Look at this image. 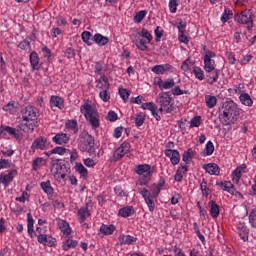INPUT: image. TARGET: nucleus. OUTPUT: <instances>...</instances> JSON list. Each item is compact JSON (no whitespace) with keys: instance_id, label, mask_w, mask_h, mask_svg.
Listing matches in <instances>:
<instances>
[{"instance_id":"cd10ccee","label":"nucleus","mask_w":256,"mask_h":256,"mask_svg":"<svg viewBox=\"0 0 256 256\" xmlns=\"http://www.w3.org/2000/svg\"><path fill=\"white\" fill-rule=\"evenodd\" d=\"M58 227L63 231L64 235H71V228H69V223H67V221L59 220Z\"/></svg>"},{"instance_id":"20e7f679","label":"nucleus","mask_w":256,"mask_h":256,"mask_svg":"<svg viewBox=\"0 0 256 256\" xmlns=\"http://www.w3.org/2000/svg\"><path fill=\"white\" fill-rule=\"evenodd\" d=\"M157 103L160 106V113H171L175 107L173 106V98L170 92H161L158 95Z\"/></svg>"},{"instance_id":"39448f33","label":"nucleus","mask_w":256,"mask_h":256,"mask_svg":"<svg viewBox=\"0 0 256 256\" xmlns=\"http://www.w3.org/2000/svg\"><path fill=\"white\" fill-rule=\"evenodd\" d=\"M135 173L141 175V178L137 181V185H140L141 187L147 185L149 181H151V177H153V171H151V165L149 164L136 165Z\"/></svg>"},{"instance_id":"7ed1b4c3","label":"nucleus","mask_w":256,"mask_h":256,"mask_svg":"<svg viewBox=\"0 0 256 256\" xmlns=\"http://www.w3.org/2000/svg\"><path fill=\"white\" fill-rule=\"evenodd\" d=\"M78 147L82 153L95 155V138L87 131L81 132L78 138Z\"/></svg>"},{"instance_id":"72a5a7b5","label":"nucleus","mask_w":256,"mask_h":256,"mask_svg":"<svg viewBox=\"0 0 256 256\" xmlns=\"http://www.w3.org/2000/svg\"><path fill=\"white\" fill-rule=\"evenodd\" d=\"M207 77L209 79H212L210 84L213 85V83H217V79H219V69L214 68V70L207 72Z\"/></svg>"},{"instance_id":"79ce46f5","label":"nucleus","mask_w":256,"mask_h":256,"mask_svg":"<svg viewBox=\"0 0 256 256\" xmlns=\"http://www.w3.org/2000/svg\"><path fill=\"white\" fill-rule=\"evenodd\" d=\"M191 159H193V149L189 148L183 153L182 161H184V163H189Z\"/></svg>"},{"instance_id":"a211bd4d","label":"nucleus","mask_w":256,"mask_h":256,"mask_svg":"<svg viewBox=\"0 0 256 256\" xmlns=\"http://www.w3.org/2000/svg\"><path fill=\"white\" fill-rule=\"evenodd\" d=\"M93 41L96 45H99V47H105V45L109 43V38L97 33L94 35Z\"/></svg>"},{"instance_id":"4c0bfd02","label":"nucleus","mask_w":256,"mask_h":256,"mask_svg":"<svg viewBox=\"0 0 256 256\" xmlns=\"http://www.w3.org/2000/svg\"><path fill=\"white\" fill-rule=\"evenodd\" d=\"M76 171L80 173L81 177H84V179H87L89 172L87 171V168H85V166H83L81 163H76Z\"/></svg>"},{"instance_id":"5fc2aeb1","label":"nucleus","mask_w":256,"mask_h":256,"mask_svg":"<svg viewBox=\"0 0 256 256\" xmlns=\"http://www.w3.org/2000/svg\"><path fill=\"white\" fill-rule=\"evenodd\" d=\"M43 163H45V160L43 158H36L33 161V169H34V171H37L41 167V165H43Z\"/></svg>"},{"instance_id":"052dcab7","label":"nucleus","mask_w":256,"mask_h":256,"mask_svg":"<svg viewBox=\"0 0 256 256\" xmlns=\"http://www.w3.org/2000/svg\"><path fill=\"white\" fill-rule=\"evenodd\" d=\"M199 125H201V116H195L192 120H191V124L190 127H199Z\"/></svg>"},{"instance_id":"f03ea898","label":"nucleus","mask_w":256,"mask_h":256,"mask_svg":"<svg viewBox=\"0 0 256 256\" xmlns=\"http://www.w3.org/2000/svg\"><path fill=\"white\" fill-rule=\"evenodd\" d=\"M80 112L84 115L86 121L90 123L92 129L99 128L101 122L99 118V112L95 106L86 102L80 107Z\"/></svg>"},{"instance_id":"f8f14e48","label":"nucleus","mask_w":256,"mask_h":256,"mask_svg":"<svg viewBox=\"0 0 256 256\" xmlns=\"http://www.w3.org/2000/svg\"><path fill=\"white\" fill-rule=\"evenodd\" d=\"M238 234L242 241H249V228L245 226V223L240 222L237 224Z\"/></svg>"},{"instance_id":"338daca9","label":"nucleus","mask_w":256,"mask_h":256,"mask_svg":"<svg viewBox=\"0 0 256 256\" xmlns=\"http://www.w3.org/2000/svg\"><path fill=\"white\" fill-rule=\"evenodd\" d=\"M57 242V240L55 238H53L52 236L47 235L46 236V244L48 247H53V245H55V243Z\"/></svg>"},{"instance_id":"680f3d73","label":"nucleus","mask_w":256,"mask_h":256,"mask_svg":"<svg viewBox=\"0 0 256 256\" xmlns=\"http://www.w3.org/2000/svg\"><path fill=\"white\" fill-rule=\"evenodd\" d=\"M11 168V162L7 159H0V169H9Z\"/></svg>"},{"instance_id":"58836bf2","label":"nucleus","mask_w":256,"mask_h":256,"mask_svg":"<svg viewBox=\"0 0 256 256\" xmlns=\"http://www.w3.org/2000/svg\"><path fill=\"white\" fill-rule=\"evenodd\" d=\"M215 151V146L213 145V142L208 141L205 147V150L203 152L204 156H209V155H213Z\"/></svg>"},{"instance_id":"dca6fc26","label":"nucleus","mask_w":256,"mask_h":256,"mask_svg":"<svg viewBox=\"0 0 256 256\" xmlns=\"http://www.w3.org/2000/svg\"><path fill=\"white\" fill-rule=\"evenodd\" d=\"M41 189L46 193V195H50V199H55V195H53V186H51V181L47 180L46 182L40 183Z\"/></svg>"},{"instance_id":"e2e57ef3","label":"nucleus","mask_w":256,"mask_h":256,"mask_svg":"<svg viewBox=\"0 0 256 256\" xmlns=\"http://www.w3.org/2000/svg\"><path fill=\"white\" fill-rule=\"evenodd\" d=\"M185 33H187V32L181 31L178 34V39L181 43H187L189 41V38L187 37V35H185Z\"/></svg>"},{"instance_id":"c85d7f7f","label":"nucleus","mask_w":256,"mask_h":256,"mask_svg":"<svg viewBox=\"0 0 256 256\" xmlns=\"http://www.w3.org/2000/svg\"><path fill=\"white\" fill-rule=\"evenodd\" d=\"M115 231V226L113 224L105 225L103 224L100 227V233L103 235H113V232Z\"/></svg>"},{"instance_id":"6e6d98bb","label":"nucleus","mask_w":256,"mask_h":256,"mask_svg":"<svg viewBox=\"0 0 256 256\" xmlns=\"http://www.w3.org/2000/svg\"><path fill=\"white\" fill-rule=\"evenodd\" d=\"M107 121H111L112 123L117 121L119 117L117 116V113L115 111H109L106 116Z\"/></svg>"},{"instance_id":"4be33fe9","label":"nucleus","mask_w":256,"mask_h":256,"mask_svg":"<svg viewBox=\"0 0 256 256\" xmlns=\"http://www.w3.org/2000/svg\"><path fill=\"white\" fill-rule=\"evenodd\" d=\"M88 205L89 204H86V207L80 208L78 210V216L80 217V223H83V221H85V219H87V217L91 216V212H89Z\"/></svg>"},{"instance_id":"412c9836","label":"nucleus","mask_w":256,"mask_h":256,"mask_svg":"<svg viewBox=\"0 0 256 256\" xmlns=\"http://www.w3.org/2000/svg\"><path fill=\"white\" fill-rule=\"evenodd\" d=\"M135 213V208L133 206H126L119 210L118 215L120 217H131Z\"/></svg>"},{"instance_id":"b1692460","label":"nucleus","mask_w":256,"mask_h":256,"mask_svg":"<svg viewBox=\"0 0 256 256\" xmlns=\"http://www.w3.org/2000/svg\"><path fill=\"white\" fill-rule=\"evenodd\" d=\"M63 100L59 96H52L50 99L51 107H58V109H63L64 104Z\"/></svg>"},{"instance_id":"a878e982","label":"nucleus","mask_w":256,"mask_h":256,"mask_svg":"<svg viewBox=\"0 0 256 256\" xmlns=\"http://www.w3.org/2000/svg\"><path fill=\"white\" fill-rule=\"evenodd\" d=\"M120 243L122 245H133L135 241H137V238L131 236V235H122L119 237Z\"/></svg>"},{"instance_id":"5701e85b","label":"nucleus","mask_w":256,"mask_h":256,"mask_svg":"<svg viewBox=\"0 0 256 256\" xmlns=\"http://www.w3.org/2000/svg\"><path fill=\"white\" fill-rule=\"evenodd\" d=\"M187 171H188L187 166H182V167L178 168V170L176 171V174L174 176V181L181 183V181H183V176L185 175V173Z\"/></svg>"},{"instance_id":"13d9d810","label":"nucleus","mask_w":256,"mask_h":256,"mask_svg":"<svg viewBox=\"0 0 256 256\" xmlns=\"http://www.w3.org/2000/svg\"><path fill=\"white\" fill-rule=\"evenodd\" d=\"M145 123V116L138 114L135 118L136 127H141Z\"/></svg>"},{"instance_id":"09e8293b","label":"nucleus","mask_w":256,"mask_h":256,"mask_svg":"<svg viewBox=\"0 0 256 256\" xmlns=\"http://www.w3.org/2000/svg\"><path fill=\"white\" fill-rule=\"evenodd\" d=\"M193 73H194L196 79H199V81H203L205 79V74H203V70H201V68L194 67Z\"/></svg>"},{"instance_id":"f704fd0d","label":"nucleus","mask_w":256,"mask_h":256,"mask_svg":"<svg viewBox=\"0 0 256 256\" xmlns=\"http://www.w3.org/2000/svg\"><path fill=\"white\" fill-rule=\"evenodd\" d=\"M27 226H28V234L30 235V237H33V223H35V221L33 220V216L31 215V213L27 214Z\"/></svg>"},{"instance_id":"864d4df0","label":"nucleus","mask_w":256,"mask_h":256,"mask_svg":"<svg viewBox=\"0 0 256 256\" xmlns=\"http://www.w3.org/2000/svg\"><path fill=\"white\" fill-rule=\"evenodd\" d=\"M119 95L121 97V99H123V101H127L129 99V90L125 89V88H120L119 89Z\"/></svg>"},{"instance_id":"7c9ffc66","label":"nucleus","mask_w":256,"mask_h":256,"mask_svg":"<svg viewBox=\"0 0 256 256\" xmlns=\"http://www.w3.org/2000/svg\"><path fill=\"white\" fill-rule=\"evenodd\" d=\"M125 155H127V152L122 150L120 147H118L114 153H113V159L112 161L114 163H117V161H119V159H123V157H125Z\"/></svg>"},{"instance_id":"ddd939ff","label":"nucleus","mask_w":256,"mask_h":256,"mask_svg":"<svg viewBox=\"0 0 256 256\" xmlns=\"http://www.w3.org/2000/svg\"><path fill=\"white\" fill-rule=\"evenodd\" d=\"M203 169L206 171V173H209V175H219L221 171L219 166L215 163L204 164Z\"/></svg>"},{"instance_id":"8fccbe9b","label":"nucleus","mask_w":256,"mask_h":256,"mask_svg":"<svg viewBox=\"0 0 256 256\" xmlns=\"http://www.w3.org/2000/svg\"><path fill=\"white\" fill-rule=\"evenodd\" d=\"M229 19H233V12L231 10L225 9L223 15L221 16V22L222 23H227Z\"/></svg>"},{"instance_id":"1a4fd4ad","label":"nucleus","mask_w":256,"mask_h":256,"mask_svg":"<svg viewBox=\"0 0 256 256\" xmlns=\"http://www.w3.org/2000/svg\"><path fill=\"white\" fill-rule=\"evenodd\" d=\"M212 57H215L212 51L206 52L204 57V71H206V73L215 71V60L211 59Z\"/></svg>"},{"instance_id":"9b49d317","label":"nucleus","mask_w":256,"mask_h":256,"mask_svg":"<svg viewBox=\"0 0 256 256\" xmlns=\"http://www.w3.org/2000/svg\"><path fill=\"white\" fill-rule=\"evenodd\" d=\"M164 153L166 157H169L172 165H179V161H181V155L179 154V151L166 149Z\"/></svg>"},{"instance_id":"a19ab883","label":"nucleus","mask_w":256,"mask_h":256,"mask_svg":"<svg viewBox=\"0 0 256 256\" xmlns=\"http://www.w3.org/2000/svg\"><path fill=\"white\" fill-rule=\"evenodd\" d=\"M241 175H243L241 168H236L232 173V181L234 183H239V181L241 179Z\"/></svg>"},{"instance_id":"3c124183","label":"nucleus","mask_w":256,"mask_h":256,"mask_svg":"<svg viewBox=\"0 0 256 256\" xmlns=\"http://www.w3.org/2000/svg\"><path fill=\"white\" fill-rule=\"evenodd\" d=\"M67 129H73L75 133L79 131V128H77V120H70L66 123Z\"/></svg>"},{"instance_id":"bb28decb","label":"nucleus","mask_w":256,"mask_h":256,"mask_svg":"<svg viewBox=\"0 0 256 256\" xmlns=\"http://www.w3.org/2000/svg\"><path fill=\"white\" fill-rule=\"evenodd\" d=\"M67 151H69L67 148L57 146L54 149L46 152V155L47 157H49L50 155H65Z\"/></svg>"},{"instance_id":"49530a36","label":"nucleus","mask_w":256,"mask_h":256,"mask_svg":"<svg viewBox=\"0 0 256 256\" xmlns=\"http://www.w3.org/2000/svg\"><path fill=\"white\" fill-rule=\"evenodd\" d=\"M82 41H84V43H87L88 45H93V39H91V32L84 31L82 33Z\"/></svg>"},{"instance_id":"f3484780","label":"nucleus","mask_w":256,"mask_h":256,"mask_svg":"<svg viewBox=\"0 0 256 256\" xmlns=\"http://www.w3.org/2000/svg\"><path fill=\"white\" fill-rule=\"evenodd\" d=\"M35 129V122H27L23 121L21 124L18 125L17 131H24V133H29Z\"/></svg>"},{"instance_id":"ea45409f","label":"nucleus","mask_w":256,"mask_h":256,"mask_svg":"<svg viewBox=\"0 0 256 256\" xmlns=\"http://www.w3.org/2000/svg\"><path fill=\"white\" fill-rule=\"evenodd\" d=\"M223 191H227L230 195H235V185L229 181H225Z\"/></svg>"},{"instance_id":"2f4dec72","label":"nucleus","mask_w":256,"mask_h":256,"mask_svg":"<svg viewBox=\"0 0 256 256\" xmlns=\"http://www.w3.org/2000/svg\"><path fill=\"white\" fill-rule=\"evenodd\" d=\"M205 103L208 109H213L215 105H217V97L211 96V95H206L205 96Z\"/></svg>"},{"instance_id":"473e14b6","label":"nucleus","mask_w":256,"mask_h":256,"mask_svg":"<svg viewBox=\"0 0 256 256\" xmlns=\"http://www.w3.org/2000/svg\"><path fill=\"white\" fill-rule=\"evenodd\" d=\"M45 143H47V140L43 138L36 139L32 144V149H45Z\"/></svg>"},{"instance_id":"37998d69","label":"nucleus","mask_w":256,"mask_h":256,"mask_svg":"<svg viewBox=\"0 0 256 256\" xmlns=\"http://www.w3.org/2000/svg\"><path fill=\"white\" fill-rule=\"evenodd\" d=\"M142 109H148L151 113H155L157 111V105L153 102H146L142 104Z\"/></svg>"},{"instance_id":"4468645a","label":"nucleus","mask_w":256,"mask_h":256,"mask_svg":"<svg viewBox=\"0 0 256 256\" xmlns=\"http://www.w3.org/2000/svg\"><path fill=\"white\" fill-rule=\"evenodd\" d=\"M69 139L66 133H58L52 138V141L56 143V145H65V143L69 142Z\"/></svg>"},{"instance_id":"603ef678","label":"nucleus","mask_w":256,"mask_h":256,"mask_svg":"<svg viewBox=\"0 0 256 256\" xmlns=\"http://www.w3.org/2000/svg\"><path fill=\"white\" fill-rule=\"evenodd\" d=\"M109 89H104L103 91H101L99 93V97L100 99H102V101H104L105 103H107V101H109V99H111V96L109 95V92H107Z\"/></svg>"},{"instance_id":"9d476101","label":"nucleus","mask_w":256,"mask_h":256,"mask_svg":"<svg viewBox=\"0 0 256 256\" xmlns=\"http://www.w3.org/2000/svg\"><path fill=\"white\" fill-rule=\"evenodd\" d=\"M60 159H52L51 162V173L54 175V177H57L59 173H62V171L67 170V166L60 162Z\"/></svg>"},{"instance_id":"2eb2a0df","label":"nucleus","mask_w":256,"mask_h":256,"mask_svg":"<svg viewBox=\"0 0 256 256\" xmlns=\"http://www.w3.org/2000/svg\"><path fill=\"white\" fill-rule=\"evenodd\" d=\"M15 175H17V170H12L9 174H1L0 175V183H3V185H5V187H7L11 181H13V177H15Z\"/></svg>"},{"instance_id":"69168bd1","label":"nucleus","mask_w":256,"mask_h":256,"mask_svg":"<svg viewBox=\"0 0 256 256\" xmlns=\"http://www.w3.org/2000/svg\"><path fill=\"white\" fill-rule=\"evenodd\" d=\"M189 65H194V63L191 62V60H189V58H188L181 65L182 71H189Z\"/></svg>"},{"instance_id":"f257e3e1","label":"nucleus","mask_w":256,"mask_h":256,"mask_svg":"<svg viewBox=\"0 0 256 256\" xmlns=\"http://www.w3.org/2000/svg\"><path fill=\"white\" fill-rule=\"evenodd\" d=\"M239 107L232 100L226 101L219 108V119L223 125H233L237 121Z\"/></svg>"},{"instance_id":"4d7b16f0","label":"nucleus","mask_w":256,"mask_h":256,"mask_svg":"<svg viewBox=\"0 0 256 256\" xmlns=\"http://www.w3.org/2000/svg\"><path fill=\"white\" fill-rule=\"evenodd\" d=\"M141 33L142 37H144V39H147L148 43H151V41H153V36L151 35V33H149L148 29L143 28Z\"/></svg>"},{"instance_id":"aec40b11","label":"nucleus","mask_w":256,"mask_h":256,"mask_svg":"<svg viewBox=\"0 0 256 256\" xmlns=\"http://www.w3.org/2000/svg\"><path fill=\"white\" fill-rule=\"evenodd\" d=\"M96 83L97 89H109V79L105 75L101 76L99 80H96Z\"/></svg>"},{"instance_id":"6ab92c4d","label":"nucleus","mask_w":256,"mask_h":256,"mask_svg":"<svg viewBox=\"0 0 256 256\" xmlns=\"http://www.w3.org/2000/svg\"><path fill=\"white\" fill-rule=\"evenodd\" d=\"M30 63H31L32 69L36 71L41 69V64L39 63V54H37V52H32L30 54Z\"/></svg>"},{"instance_id":"0e129e2a","label":"nucleus","mask_w":256,"mask_h":256,"mask_svg":"<svg viewBox=\"0 0 256 256\" xmlns=\"http://www.w3.org/2000/svg\"><path fill=\"white\" fill-rule=\"evenodd\" d=\"M152 72L156 75H164L163 65H156L152 68Z\"/></svg>"},{"instance_id":"0eeeda50","label":"nucleus","mask_w":256,"mask_h":256,"mask_svg":"<svg viewBox=\"0 0 256 256\" xmlns=\"http://www.w3.org/2000/svg\"><path fill=\"white\" fill-rule=\"evenodd\" d=\"M22 119L30 123H35L37 121V109L33 106H26L22 110Z\"/></svg>"},{"instance_id":"a18cd8bd","label":"nucleus","mask_w":256,"mask_h":256,"mask_svg":"<svg viewBox=\"0 0 256 256\" xmlns=\"http://www.w3.org/2000/svg\"><path fill=\"white\" fill-rule=\"evenodd\" d=\"M249 223L251 227L256 229V208L252 209L249 214Z\"/></svg>"},{"instance_id":"e433bc0d","label":"nucleus","mask_w":256,"mask_h":256,"mask_svg":"<svg viewBox=\"0 0 256 256\" xmlns=\"http://www.w3.org/2000/svg\"><path fill=\"white\" fill-rule=\"evenodd\" d=\"M175 87V80L173 78L168 79L167 81H163L162 85L160 86V90L163 91V89H173Z\"/></svg>"},{"instance_id":"de8ad7c7","label":"nucleus","mask_w":256,"mask_h":256,"mask_svg":"<svg viewBox=\"0 0 256 256\" xmlns=\"http://www.w3.org/2000/svg\"><path fill=\"white\" fill-rule=\"evenodd\" d=\"M145 15H147V11H145V10H141V11L137 12L136 15L134 16V22L141 23V21H143V19H145Z\"/></svg>"},{"instance_id":"bf43d9fd","label":"nucleus","mask_w":256,"mask_h":256,"mask_svg":"<svg viewBox=\"0 0 256 256\" xmlns=\"http://www.w3.org/2000/svg\"><path fill=\"white\" fill-rule=\"evenodd\" d=\"M177 5H179L177 3V0H170L169 1L170 13H177Z\"/></svg>"},{"instance_id":"423d86ee","label":"nucleus","mask_w":256,"mask_h":256,"mask_svg":"<svg viewBox=\"0 0 256 256\" xmlns=\"http://www.w3.org/2000/svg\"><path fill=\"white\" fill-rule=\"evenodd\" d=\"M253 15L251 13V10H244L241 12L240 15L237 17L238 23H241L242 25H248L247 29L251 30L253 29Z\"/></svg>"},{"instance_id":"c756f323","label":"nucleus","mask_w":256,"mask_h":256,"mask_svg":"<svg viewBox=\"0 0 256 256\" xmlns=\"http://www.w3.org/2000/svg\"><path fill=\"white\" fill-rule=\"evenodd\" d=\"M240 101L242 105H246V107H251V105H253V99H251V96L248 93H242L240 95Z\"/></svg>"},{"instance_id":"393cba45","label":"nucleus","mask_w":256,"mask_h":256,"mask_svg":"<svg viewBox=\"0 0 256 256\" xmlns=\"http://www.w3.org/2000/svg\"><path fill=\"white\" fill-rule=\"evenodd\" d=\"M209 207L211 216L213 217V219H217V217H219V205H217L215 201L211 200L209 202Z\"/></svg>"},{"instance_id":"774afa93","label":"nucleus","mask_w":256,"mask_h":256,"mask_svg":"<svg viewBox=\"0 0 256 256\" xmlns=\"http://www.w3.org/2000/svg\"><path fill=\"white\" fill-rule=\"evenodd\" d=\"M65 55L67 59H73V57H75V50L72 48H67L65 51Z\"/></svg>"},{"instance_id":"6e6552de","label":"nucleus","mask_w":256,"mask_h":256,"mask_svg":"<svg viewBox=\"0 0 256 256\" xmlns=\"http://www.w3.org/2000/svg\"><path fill=\"white\" fill-rule=\"evenodd\" d=\"M139 193L140 195H142V197L145 200V203L148 205L149 211L153 213L155 211V201L153 200V195L151 194V192L146 188H140Z\"/></svg>"},{"instance_id":"c9c22d12","label":"nucleus","mask_w":256,"mask_h":256,"mask_svg":"<svg viewBox=\"0 0 256 256\" xmlns=\"http://www.w3.org/2000/svg\"><path fill=\"white\" fill-rule=\"evenodd\" d=\"M77 247V240L67 239L63 244L64 251H69V249H75Z\"/></svg>"},{"instance_id":"c03bdc74","label":"nucleus","mask_w":256,"mask_h":256,"mask_svg":"<svg viewBox=\"0 0 256 256\" xmlns=\"http://www.w3.org/2000/svg\"><path fill=\"white\" fill-rule=\"evenodd\" d=\"M135 45L140 51H147V40L140 39L135 41Z\"/></svg>"}]
</instances>
